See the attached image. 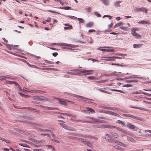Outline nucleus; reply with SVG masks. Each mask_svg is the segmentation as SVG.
<instances>
[{"label": "nucleus", "instance_id": "4", "mask_svg": "<svg viewBox=\"0 0 151 151\" xmlns=\"http://www.w3.org/2000/svg\"><path fill=\"white\" fill-rule=\"evenodd\" d=\"M81 111L83 113L87 114H90V112L94 113L95 111L93 109L89 107H87L86 110H81Z\"/></svg>", "mask_w": 151, "mask_h": 151}, {"label": "nucleus", "instance_id": "63", "mask_svg": "<svg viewBox=\"0 0 151 151\" xmlns=\"http://www.w3.org/2000/svg\"><path fill=\"white\" fill-rule=\"evenodd\" d=\"M97 49L103 51H106V49L97 48Z\"/></svg>", "mask_w": 151, "mask_h": 151}, {"label": "nucleus", "instance_id": "49", "mask_svg": "<svg viewBox=\"0 0 151 151\" xmlns=\"http://www.w3.org/2000/svg\"><path fill=\"white\" fill-rule=\"evenodd\" d=\"M94 14L97 17H101V15L100 14L96 12H94Z\"/></svg>", "mask_w": 151, "mask_h": 151}, {"label": "nucleus", "instance_id": "8", "mask_svg": "<svg viewBox=\"0 0 151 151\" xmlns=\"http://www.w3.org/2000/svg\"><path fill=\"white\" fill-rule=\"evenodd\" d=\"M66 93L67 95H70V96H74V97H78V98H80L81 99H86V100H90V99L84 97L83 96H81L78 95H76V94H71V93Z\"/></svg>", "mask_w": 151, "mask_h": 151}, {"label": "nucleus", "instance_id": "2", "mask_svg": "<svg viewBox=\"0 0 151 151\" xmlns=\"http://www.w3.org/2000/svg\"><path fill=\"white\" fill-rule=\"evenodd\" d=\"M58 45L61 46H65V47H62V48L67 49L69 50H73L74 48H75V46L74 45L70 44H68L64 43H60L58 44Z\"/></svg>", "mask_w": 151, "mask_h": 151}, {"label": "nucleus", "instance_id": "37", "mask_svg": "<svg viewBox=\"0 0 151 151\" xmlns=\"http://www.w3.org/2000/svg\"><path fill=\"white\" fill-rule=\"evenodd\" d=\"M104 128H108L109 129H112L114 128V126L110 125H105L104 126Z\"/></svg>", "mask_w": 151, "mask_h": 151}, {"label": "nucleus", "instance_id": "45", "mask_svg": "<svg viewBox=\"0 0 151 151\" xmlns=\"http://www.w3.org/2000/svg\"><path fill=\"white\" fill-rule=\"evenodd\" d=\"M87 78L88 79L94 80L96 79V77L93 76H89Z\"/></svg>", "mask_w": 151, "mask_h": 151}, {"label": "nucleus", "instance_id": "15", "mask_svg": "<svg viewBox=\"0 0 151 151\" xmlns=\"http://www.w3.org/2000/svg\"><path fill=\"white\" fill-rule=\"evenodd\" d=\"M117 142V144L118 145H119L120 146H122V147H128L129 146V145H128L124 144V143L122 142Z\"/></svg>", "mask_w": 151, "mask_h": 151}, {"label": "nucleus", "instance_id": "34", "mask_svg": "<svg viewBox=\"0 0 151 151\" xmlns=\"http://www.w3.org/2000/svg\"><path fill=\"white\" fill-rule=\"evenodd\" d=\"M114 128L117 129L119 131H121L122 132H124V130L122 129L119 127H117L114 126Z\"/></svg>", "mask_w": 151, "mask_h": 151}, {"label": "nucleus", "instance_id": "36", "mask_svg": "<svg viewBox=\"0 0 151 151\" xmlns=\"http://www.w3.org/2000/svg\"><path fill=\"white\" fill-rule=\"evenodd\" d=\"M93 23L92 22H90L87 23L86 25V27H90L93 26Z\"/></svg>", "mask_w": 151, "mask_h": 151}, {"label": "nucleus", "instance_id": "10", "mask_svg": "<svg viewBox=\"0 0 151 151\" xmlns=\"http://www.w3.org/2000/svg\"><path fill=\"white\" fill-rule=\"evenodd\" d=\"M123 24L122 22H119L117 24V25H118V26L121 29L127 31L128 30V28L123 27Z\"/></svg>", "mask_w": 151, "mask_h": 151}, {"label": "nucleus", "instance_id": "7", "mask_svg": "<svg viewBox=\"0 0 151 151\" xmlns=\"http://www.w3.org/2000/svg\"><path fill=\"white\" fill-rule=\"evenodd\" d=\"M113 57H106L104 56L101 58V59L103 60H107L108 61H114L115 60V59H113Z\"/></svg>", "mask_w": 151, "mask_h": 151}, {"label": "nucleus", "instance_id": "33", "mask_svg": "<svg viewBox=\"0 0 151 151\" xmlns=\"http://www.w3.org/2000/svg\"><path fill=\"white\" fill-rule=\"evenodd\" d=\"M59 8L61 9L64 10H70L71 9V7L69 6H64L63 7H60Z\"/></svg>", "mask_w": 151, "mask_h": 151}, {"label": "nucleus", "instance_id": "57", "mask_svg": "<svg viewBox=\"0 0 151 151\" xmlns=\"http://www.w3.org/2000/svg\"><path fill=\"white\" fill-rule=\"evenodd\" d=\"M33 150L35 151H45L43 149H34Z\"/></svg>", "mask_w": 151, "mask_h": 151}, {"label": "nucleus", "instance_id": "22", "mask_svg": "<svg viewBox=\"0 0 151 151\" xmlns=\"http://www.w3.org/2000/svg\"><path fill=\"white\" fill-rule=\"evenodd\" d=\"M65 25L66 26L64 28L65 30H67L68 29H71L72 28V26L70 25L69 24H66Z\"/></svg>", "mask_w": 151, "mask_h": 151}, {"label": "nucleus", "instance_id": "6", "mask_svg": "<svg viewBox=\"0 0 151 151\" xmlns=\"http://www.w3.org/2000/svg\"><path fill=\"white\" fill-rule=\"evenodd\" d=\"M70 134H73L74 135H75L77 136H80L81 137H85V138H86V137H89L90 138H94V139H98L96 137H92V136H91L88 135H80V134H75L73 133H71Z\"/></svg>", "mask_w": 151, "mask_h": 151}, {"label": "nucleus", "instance_id": "46", "mask_svg": "<svg viewBox=\"0 0 151 151\" xmlns=\"http://www.w3.org/2000/svg\"><path fill=\"white\" fill-rule=\"evenodd\" d=\"M91 9V7H88L85 8V10L87 12H90Z\"/></svg>", "mask_w": 151, "mask_h": 151}, {"label": "nucleus", "instance_id": "31", "mask_svg": "<svg viewBox=\"0 0 151 151\" xmlns=\"http://www.w3.org/2000/svg\"><path fill=\"white\" fill-rule=\"evenodd\" d=\"M84 144L85 145H87V146L90 147L92 146L91 144L88 141H86V140L85 139V142H83Z\"/></svg>", "mask_w": 151, "mask_h": 151}, {"label": "nucleus", "instance_id": "14", "mask_svg": "<svg viewBox=\"0 0 151 151\" xmlns=\"http://www.w3.org/2000/svg\"><path fill=\"white\" fill-rule=\"evenodd\" d=\"M61 114H63V115H69V116H71V117H72L71 118V119L72 120V121H76V122H77L78 121V120H77V119H76L75 118H74V116H72L70 114H67L66 113H61Z\"/></svg>", "mask_w": 151, "mask_h": 151}, {"label": "nucleus", "instance_id": "3", "mask_svg": "<svg viewBox=\"0 0 151 151\" xmlns=\"http://www.w3.org/2000/svg\"><path fill=\"white\" fill-rule=\"evenodd\" d=\"M73 71H79V73H83L84 74L83 75H88L91 74L92 73H91V72L93 71V70H73Z\"/></svg>", "mask_w": 151, "mask_h": 151}, {"label": "nucleus", "instance_id": "18", "mask_svg": "<svg viewBox=\"0 0 151 151\" xmlns=\"http://www.w3.org/2000/svg\"><path fill=\"white\" fill-rule=\"evenodd\" d=\"M122 2V1H117L114 2V4L116 7H120V4Z\"/></svg>", "mask_w": 151, "mask_h": 151}, {"label": "nucleus", "instance_id": "61", "mask_svg": "<svg viewBox=\"0 0 151 151\" xmlns=\"http://www.w3.org/2000/svg\"><path fill=\"white\" fill-rule=\"evenodd\" d=\"M19 132L23 134H25L26 133L25 132L20 129H19Z\"/></svg>", "mask_w": 151, "mask_h": 151}, {"label": "nucleus", "instance_id": "58", "mask_svg": "<svg viewBox=\"0 0 151 151\" xmlns=\"http://www.w3.org/2000/svg\"><path fill=\"white\" fill-rule=\"evenodd\" d=\"M113 59H114L115 58L117 59H121L122 58V57H117V56H113Z\"/></svg>", "mask_w": 151, "mask_h": 151}, {"label": "nucleus", "instance_id": "16", "mask_svg": "<svg viewBox=\"0 0 151 151\" xmlns=\"http://www.w3.org/2000/svg\"><path fill=\"white\" fill-rule=\"evenodd\" d=\"M134 75H132L130 76L127 77L125 78L126 79H130V78H139V79H144V78L142 77H134Z\"/></svg>", "mask_w": 151, "mask_h": 151}, {"label": "nucleus", "instance_id": "59", "mask_svg": "<svg viewBox=\"0 0 151 151\" xmlns=\"http://www.w3.org/2000/svg\"><path fill=\"white\" fill-rule=\"evenodd\" d=\"M141 7L140 8H137L135 9V11L136 12H138L141 11Z\"/></svg>", "mask_w": 151, "mask_h": 151}, {"label": "nucleus", "instance_id": "30", "mask_svg": "<svg viewBox=\"0 0 151 151\" xmlns=\"http://www.w3.org/2000/svg\"><path fill=\"white\" fill-rule=\"evenodd\" d=\"M58 101L60 104L62 105H65L67 103L64 100H59Z\"/></svg>", "mask_w": 151, "mask_h": 151}, {"label": "nucleus", "instance_id": "19", "mask_svg": "<svg viewBox=\"0 0 151 151\" xmlns=\"http://www.w3.org/2000/svg\"><path fill=\"white\" fill-rule=\"evenodd\" d=\"M143 132H144L145 133H146V132H148L150 134H145V136L146 137H151V130H143Z\"/></svg>", "mask_w": 151, "mask_h": 151}, {"label": "nucleus", "instance_id": "20", "mask_svg": "<svg viewBox=\"0 0 151 151\" xmlns=\"http://www.w3.org/2000/svg\"><path fill=\"white\" fill-rule=\"evenodd\" d=\"M105 5H108L109 4V0H100Z\"/></svg>", "mask_w": 151, "mask_h": 151}, {"label": "nucleus", "instance_id": "56", "mask_svg": "<svg viewBox=\"0 0 151 151\" xmlns=\"http://www.w3.org/2000/svg\"><path fill=\"white\" fill-rule=\"evenodd\" d=\"M132 86V85L129 84H125L123 86V87H131Z\"/></svg>", "mask_w": 151, "mask_h": 151}, {"label": "nucleus", "instance_id": "43", "mask_svg": "<svg viewBox=\"0 0 151 151\" xmlns=\"http://www.w3.org/2000/svg\"><path fill=\"white\" fill-rule=\"evenodd\" d=\"M78 20L79 21V23H83L84 22V20L82 19L81 18H78Z\"/></svg>", "mask_w": 151, "mask_h": 151}, {"label": "nucleus", "instance_id": "44", "mask_svg": "<svg viewBox=\"0 0 151 151\" xmlns=\"http://www.w3.org/2000/svg\"><path fill=\"white\" fill-rule=\"evenodd\" d=\"M110 91H118L121 93H123V92L121 90H117L115 89H111L110 90Z\"/></svg>", "mask_w": 151, "mask_h": 151}, {"label": "nucleus", "instance_id": "25", "mask_svg": "<svg viewBox=\"0 0 151 151\" xmlns=\"http://www.w3.org/2000/svg\"><path fill=\"white\" fill-rule=\"evenodd\" d=\"M105 48H106V52H112L114 51V50L110 49V47H105Z\"/></svg>", "mask_w": 151, "mask_h": 151}, {"label": "nucleus", "instance_id": "41", "mask_svg": "<svg viewBox=\"0 0 151 151\" xmlns=\"http://www.w3.org/2000/svg\"><path fill=\"white\" fill-rule=\"evenodd\" d=\"M108 81V79H106L105 80H102L101 81H97V83H104L107 82Z\"/></svg>", "mask_w": 151, "mask_h": 151}, {"label": "nucleus", "instance_id": "40", "mask_svg": "<svg viewBox=\"0 0 151 151\" xmlns=\"http://www.w3.org/2000/svg\"><path fill=\"white\" fill-rule=\"evenodd\" d=\"M44 109L49 110H53L55 109L54 108L50 107L48 106H44Z\"/></svg>", "mask_w": 151, "mask_h": 151}, {"label": "nucleus", "instance_id": "50", "mask_svg": "<svg viewBox=\"0 0 151 151\" xmlns=\"http://www.w3.org/2000/svg\"><path fill=\"white\" fill-rule=\"evenodd\" d=\"M116 148L121 151H123L124 150L123 148H122L120 147H119V146H117L116 147Z\"/></svg>", "mask_w": 151, "mask_h": 151}, {"label": "nucleus", "instance_id": "17", "mask_svg": "<svg viewBox=\"0 0 151 151\" xmlns=\"http://www.w3.org/2000/svg\"><path fill=\"white\" fill-rule=\"evenodd\" d=\"M127 127L130 129H134L136 128V127L134 125L131 124L130 123H128L127 124L126 127Z\"/></svg>", "mask_w": 151, "mask_h": 151}, {"label": "nucleus", "instance_id": "62", "mask_svg": "<svg viewBox=\"0 0 151 151\" xmlns=\"http://www.w3.org/2000/svg\"><path fill=\"white\" fill-rule=\"evenodd\" d=\"M21 145L22 146H24V147H28V145L26 144H21Z\"/></svg>", "mask_w": 151, "mask_h": 151}, {"label": "nucleus", "instance_id": "26", "mask_svg": "<svg viewBox=\"0 0 151 151\" xmlns=\"http://www.w3.org/2000/svg\"><path fill=\"white\" fill-rule=\"evenodd\" d=\"M6 78L9 79H12L11 78L9 77L4 76H0V81L5 80Z\"/></svg>", "mask_w": 151, "mask_h": 151}, {"label": "nucleus", "instance_id": "52", "mask_svg": "<svg viewBox=\"0 0 151 151\" xmlns=\"http://www.w3.org/2000/svg\"><path fill=\"white\" fill-rule=\"evenodd\" d=\"M126 81V82H127V83H131V82H136V81L135 80H128Z\"/></svg>", "mask_w": 151, "mask_h": 151}, {"label": "nucleus", "instance_id": "51", "mask_svg": "<svg viewBox=\"0 0 151 151\" xmlns=\"http://www.w3.org/2000/svg\"><path fill=\"white\" fill-rule=\"evenodd\" d=\"M42 131L43 132H46L47 133H45V134H42V135H47L48 134V132H49V131L48 130H47V129H42Z\"/></svg>", "mask_w": 151, "mask_h": 151}, {"label": "nucleus", "instance_id": "11", "mask_svg": "<svg viewBox=\"0 0 151 151\" xmlns=\"http://www.w3.org/2000/svg\"><path fill=\"white\" fill-rule=\"evenodd\" d=\"M138 24H150V21L148 20H141L137 22Z\"/></svg>", "mask_w": 151, "mask_h": 151}, {"label": "nucleus", "instance_id": "60", "mask_svg": "<svg viewBox=\"0 0 151 151\" xmlns=\"http://www.w3.org/2000/svg\"><path fill=\"white\" fill-rule=\"evenodd\" d=\"M116 55H119V56H122L123 55L127 56V54H124L123 53H121L116 54Z\"/></svg>", "mask_w": 151, "mask_h": 151}, {"label": "nucleus", "instance_id": "47", "mask_svg": "<svg viewBox=\"0 0 151 151\" xmlns=\"http://www.w3.org/2000/svg\"><path fill=\"white\" fill-rule=\"evenodd\" d=\"M66 73H67L68 74H71V75H77V73H76L72 72H68V71L66 72Z\"/></svg>", "mask_w": 151, "mask_h": 151}, {"label": "nucleus", "instance_id": "64", "mask_svg": "<svg viewBox=\"0 0 151 151\" xmlns=\"http://www.w3.org/2000/svg\"><path fill=\"white\" fill-rule=\"evenodd\" d=\"M52 55L54 57H56L58 55V53L57 52H53L52 53Z\"/></svg>", "mask_w": 151, "mask_h": 151}, {"label": "nucleus", "instance_id": "21", "mask_svg": "<svg viewBox=\"0 0 151 151\" xmlns=\"http://www.w3.org/2000/svg\"><path fill=\"white\" fill-rule=\"evenodd\" d=\"M72 139H73L75 140H78L79 141H81L83 142H85V139H84L81 138H79L78 137H73Z\"/></svg>", "mask_w": 151, "mask_h": 151}, {"label": "nucleus", "instance_id": "27", "mask_svg": "<svg viewBox=\"0 0 151 151\" xmlns=\"http://www.w3.org/2000/svg\"><path fill=\"white\" fill-rule=\"evenodd\" d=\"M116 122V123H118L124 126L125 127H126V125H125L123 121H121L120 120H118Z\"/></svg>", "mask_w": 151, "mask_h": 151}, {"label": "nucleus", "instance_id": "32", "mask_svg": "<svg viewBox=\"0 0 151 151\" xmlns=\"http://www.w3.org/2000/svg\"><path fill=\"white\" fill-rule=\"evenodd\" d=\"M111 134L113 137L114 138H117L119 136L118 134L115 132H112Z\"/></svg>", "mask_w": 151, "mask_h": 151}, {"label": "nucleus", "instance_id": "13", "mask_svg": "<svg viewBox=\"0 0 151 151\" xmlns=\"http://www.w3.org/2000/svg\"><path fill=\"white\" fill-rule=\"evenodd\" d=\"M117 75V73L116 72H113L109 74H105L104 76H106L110 77Z\"/></svg>", "mask_w": 151, "mask_h": 151}, {"label": "nucleus", "instance_id": "28", "mask_svg": "<svg viewBox=\"0 0 151 151\" xmlns=\"http://www.w3.org/2000/svg\"><path fill=\"white\" fill-rule=\"evenodd\" d=\"M39 100L41 101H47L48 99L45 97L43 96H39Z\"/></svg>", "mask_w": 151, "mask_h": 151}, {"label": "nucleus", "instance_id": "1", "mask_svg": "<svg viewBox=\"0 0 151 151\" xmlns=\"http://www.w3.org/2000/svg\"><path fill=\"white\" fill-rule=\"evenodd\" d=\"M86 122L91 123H96V122H100L102 123H106V122L104 120L97 119L92 117L88 118V119L86 121Z\"/></svg>", "mask_w": 151, "mask_h": 151}, {"label": "nucleus", "instance_id": "53", "mask_svg": "<svg viewBox=\"0 0 151 151\" xmlns=\"http://www.w3.org/2000/svg\"><path fill=\"white\" fill-rule=\"evenodd\" d=\"M68 17H69V18L70 19H76L77 18L76 17H75L74 16H68Z\"/></svg>", "mask_w": 151, "mask_h": 151}, {"label": "nucleus", "instance_id": "9", "mask_svg": "<svg viewBox=\"0 0 151 151\" xmlns=\"http://www.w3.org/2000/svg\"><path fill=\"white\" fill-rule=\"evenodd\" d=\"M59 124L61 127L66 129L69 130L74 131V129L67 127L65 124L64 123H60Z\"/></svg>", "mask_w": 151, "mask_h": 151}, {"label": "nucleus", "instance_id": "48", "mask_svg": "<svg viewBox=\"0 0 151 151\" xmlns=\"http://www.w3.org/2000/svg\"><path fill=\"white\" fill-rule=\"evenodd\" d=\"M116 65L122 67H125L126 66V65L124 63H122V64H116Z\"/></svg>", "mask_w": 151, "mask_h": 151}, {"label": "nucleus", "instance_id": "35", "mask_svg": "<svg viewBox=\"0 0 151 151\" xmlns=\"http://www.w3.org/2000/svg\"><path fill=\"white\" fill-rule=\"evenodd\" d=\"M6 81L7 82V83L9 84H14L16 85H17L18 86V84L15 81Z\"/></svg>", "mask_w": 151, "mask_h": 151}, {"label": "nucleus", "instance_id": "12", "mask_svg": "<svg viewBox=\"0 0 151 151\" xmlns=\"http://www.w3.org/2000/svg\"><path fill=\"white\" fill-rule=\"evenodd\" d=\"M105 113H106L108 114H109L112 115H114V116H119V114H118L114 112H112L111 111H106L105 112Z\"/></svg>", "mask_w": 151, "mask_h": 151}, {"label": "nucleus", "instance_id": "42", "mask_svg": "<svg viewBox=\"0 0 151 151\" xmlns=\"http://www.w3.org/2000/svg\"><path fill=\"white\" fill-rule=\"evenodd\" d=\"M127 139L128 141H130L132 142H135V140L131 137H128Z\"/></svg>", "mask_w": 151, "mask_h": 151}, {"label": "nucleus", "instance_id": "38", "mask_svg": "<svg viewBox=\"0 0 151 151\" xmlns=\"http://www.w3.org/2000/svg\"><path fill=\"white\" fill-rule=\"evenodd\" d=\"M104 125H102L100 124H97L96 125H95V127H96L98 128H104Z\"/></svg>", "mask_w": 151, "mask_h": 151}, {"label": "nucleus", "instance_id": "29", "mask_svg": "<svg viewBox=\"0 0 151 151\" xmlns=\"http://www.w3.org/2000/svg\"><path fill=\"white\" fill-rule=\"evenodd\" d=\"M140 11L141 12H145V13H146L147 12L148 9L145 7H141Z\"/></svg>", "mask_w": 151, "mask_h": 151}, {"label": "nucleus", "instance_id": "23", "mask_svg": "<svg viewBox=\"0 0 151 151\" xmlns=\"http://www.w3.org/2000/svg\"><path fill=\"white\" fill-rule=\"evenodd\" d=\"M142 45V44H134L133 45V47L135 48H138L141 47Z\"/></svg>", "mask_w": 151, "mask_h": 151}, {"label": "nucleus", "instance_id": "55", "mask_svg": "<svg viewBox=\"0 0 151 151\" xmlns=\"http://www.w3.org/2000/svg\"><path fill=\"white\" fill-rule=\"evenodd\" d=\"M133 93L134 94H140L142 93V92L141 91H136L135 92H134Z\"/></svg>", "mask_w": 151, "mask_h": 151}, {"label": "nucleus", "instance_id": "24", "mask_svg": "<svg viewBox=\"0 0 151 151\" xmlns=\"http://www.w3.org/2000/svg\"><path fill=\"white\" fill-rule=\"evenodd\" d=\"M129 117H131L132 118H133V119H137L138 120H141L142 119L140 117H137V116H134L132 115L129 114Z\"/></svg>", "mask_w": 151, "mask_h": 151}, {"label": "nucleus", "instance_id": "54", "mask_svg": "<svg viewBox=\"0 0 151 151\" xmlns=\"http://www.w3.org/2000/svg\"><path fill=\"white\" fill-rule=\"evenodd\" d=\"M6 47L9 50H11V46L8 44L6 45Z\"/></svg>", "mask_w": 151, "mask_h": 151}, {"label": "nucleus", "instance_id": "39", "mask_svg": "<svg viewBox=\"0 0 151 151\" xmlns=\"http://www.w3.org/2000/svg\"><path fill=\"white\" fill-rule=\"evenodd\" d=\"M104 108L105 109H109L110 110H115L116 109L115 108L112 107H106V106H105L104 107Z\"/></svg>", "mask_w": 151, "mask_h": 151}, {"label": "nucleus", "instance_id": "5", "mask_svg": "<svg viewBox=\"0 0 151 151\" xmlns=\"http://www.w3.org/2000/svg\"><path fill=\"white\" fill-rule=\"evenodd\" d=\"M132 34L134 37L135 38L137 39L141 37V36L139 34H137L136 31H134V29H131Z\"/></svg>", "mask_w": 151, "mask_h": 151}]
</instances>
